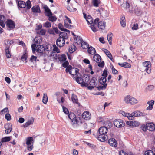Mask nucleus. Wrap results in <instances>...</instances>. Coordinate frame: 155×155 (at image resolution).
Segmentation results:
<instances>
[{
	"instance_id": "1",
	"label": "nucleus",
	"mask_w": 155,
	"mask_h": 155,
	"mask_svg": "<svg viewBox=\"0 0 155 155\" xmlns=\"http://www.w3.org/2000/svg\"><path fill=\"white\" fill-rule=\"evenodd\" d=\"M107 131V127L105 126L101 127L99 129L97 133H94L93 135L100 141L104 142L107 140V136L106 134Z\"/></svg>"
},
{
	"instance_id": "2",
	"label": "nucleus",
	"mask_w": 155,
	"mask_h": 155,
	"mask_svg": "<svg viewBox=\"0 0 155 155\" xmlns=\"http://www.w3.org/2000/svg\"><path fill=\"white\" fill-rule=\"evenodd\" d=\"M124 100L127 104H130L131 105H134L138 102V100L130 95H127L125 97Z\"/></svg>"
},
{
	"instance_id": "3",
	"label": "nucleus",
	"mask_w": 155,
	"mask_h": 155,
	"mask_svg": "<svg viewBox=\"0 0 155 155\" xmlns=\"http://www.w3.org/2000/svg\"><path fill=\"white\" fill-rule=\"evenodd\" d=\"M142 69L144 71H146L148 74H150L151 71V64L149 61H147L143 63Z\"/></svg>"
},
{
	"instance_id": "4",
	"label": "nucleus",
	"mask_w": 155,
	"mask_h": 155,
	"mask_svg": "<svg viewBox=\"0 0 155 155\" xmlns=\"http://www.w3.org/2000/svg\"><path fill=\"white\" fill-rule=\"evenodd\" d=\"M18 5L19 7L21 8H24L26 7V9L28 10L31 8V5L30 1L29 0H28L27 1L26 4L23 1H19Z\"/></svg>"
},
{
	"instance_id": "5",
	"label": "nucleus",
	"mask_w": 155,
	"mask_h": 155,
	"mask_svg": "<svg viewBox=\"0 0 155 155\" xmlns=\"http://www.w3.org/2000/svg\"><path fill=\"white\" fill-rule=\"evenodd\" d=\"M97 80L95 77H93L89 82V85L87 87L88 89L90 90H91L96 87L97 85Z\"/></svg>"
},
{
	"instance_id": "6",
	"label": "nucleus",
	"mask_w": 155,
	"mask_h": 155,
	"mask_svg": "<svg viewBox=\"0 0 155 155\" xmlns=\"http://www.w3.org/2000/svg\"><path fill=\"white\" fill-rule=\"evenodd\" d=\"M66 68L65 70L66 72L67 73L69 72V74L71 75H74V73L73 74L72 71H75V74H77L79 71V69L78 68H72L71 65L68 66Z\"/></svg>"
},
{
	"instance_id": "7",
	"label": "nucleus",
	"mask_w": 155,
	"mask_h": 155,
	"mask_svg": "<svg viewBox=\"0 0 155 155\" xmlns=\"http://www.w3.org/2000/svg\"><path fill=\"white\" fill-rule=\"evenodd\" d=\"M114 124L115 126L118 128L124 127L125 125L124 122L121 119H117L114 120Z\"/></svg>"
},
{
	"instance_id": "8",
	"label": "nucleus",
	"mask_w": 155,
	"mask_h": 155,
	"mask_svg": "<svg viewBox=\"0 0 155 155\" xmlns=\"http://www.w3.org/2000/svg\"><path fill=\"white\" fill-rule=\"evenodd\" d=\"M90 80L89 75L84 74L82 76V84L81 86L87 87L89 85L88 81Z\"/></svg>"
},
{
	"instance_id": "9",
	"label": "nucleus",
	"mask_w": 155,
	"mask_h": 155,
	"mask_svg": "<svg viewBox=\"0 0 155 155\" xmlns=\"http://www.w3.org/2000/svg\"><path fill=\"white\" fill-rule=\"evenodd\" d=\"M56 44L59 47H63L65 44V40L64 39H61V38H58L56 40Z\"/></svg>"
},
{
	"instance_id": "10",
	"label": "nucleus",
	"mask_w": 155,
	"mask_h": 155,
	"mask_svg": "<svg viewBox=\"0 0 155 155\" xmlns=\"http://www.w3.org/2000/svg\"><path fill=\"white\" fill-rule=\"evenodd\" d=\"M7 27L10 29H14L15 27L14 22L11 19H8L6 22Z\"/></svg>"
},
{
	"instance_id": "11",
	"label": "nucleus",
	"mask_w": 155,
	"mask_h": 155,
	"mask_svg": "<svg viewBox=\"0 0 155 155\" xmlns=\"http://www.w3.org/2000/svg\"><path fill=\"white\" fill-rule=\"evenodd\" d=\"M77 75L75 76L74 78L76 80V81L78 84H82V77L81 75L79 74V71L78 73L76 74Z\"/></svg>"
},
{
	"instance_id": "12",
	"label": "nucleus",
	"mask_w": 155,
	"mask_h": 155,
	"mask_svg": "<svg viewBox=\"0 0 155 155\" xmlns=\"http://www.w3.org/2000/svg\"><path fill=\"white\" fill-rule=\"evenodd\" d=\"M108 143L110 145L113 147H116L117 145V143L116 140L113 138L110 139L108 141Z\"/></svg>"
},
{
	"instance_id": "13",
	"label": "nucleus",
	"mask_w": 155,
	"mask_h": 155,
	"mask_svg": "<svg viewBox=\"0 0 155 155\" xmlns=\"http://www.w3.org/2000/svg\"><path fill=\"white\" fill-rule=\"evenodd\" d=\"M82 117L85 120H88L91 118V114L88 111H86L83 113Z\"/></svg>"
},
{
	"instance_id": "14",
	"label": "nucleus",
	"mask_w": 155,
	"mask_h": 155,
	"mask_svg": "<svg viewBox=\"0 0 155 155\" xmlns=\"http://www.w3.org/2000/svg\"><path fill=\"white\" fill-rule=\"evenodd\" d=\"M45 10V16L48 17L52 15V13L47 5H45L44 7Z\"/></svg>"
},
{
	"instance_id": "15",
	"label": "nucleus",
	"mask_w": 155,
	"mask_h": 155,
	"mask_svg": "<svg viewBox=\"0 0 155 155\" xmlns=\"http://www.w3.org/2000/svg\"><path fill=\"white\" fill-rule=\"evenodd\" d=\"M147 130L151 131L154 130L155 131V125L153 123H147Z\"/></svg>"
},
{
	"instance_id": "16",
	"label": "nucleus",
	"mask_w": 155,
	"mask_h": 155,
	"mask_svg": "<svg viewBox=\"0 0 155 155\" xmlns=\"http://www.w3.org/2000/svg\"><path fill=\"white\" fill-rule=\"evenodd\" d=\"M35 50L37 52L41 53L43 51H45V48L43 45H38L36 48Z\"/></svg>"
},
{
	"instance_id": "17",
	"label": "nucleus",
	"mask_w": 155,
	"mask_h": 155,
	"mask_svg": "<svg viewBox=\"0 0 155 155\" xmlns=\"http://www.w3.org/2000/svg\"><path fill=\"white\" fill-rule=\"evenodd\" d=\"M154 103V101L153 100L148 101L147 102V104L149 105V106L147 108L146 110H151L153 109Z\"/></svg>"
},
{
	"instance_id": "18",
	"label": "nucleus",
	"mask_w": 155,
	"mask_h": 155,
	"mask_svg": "<svg viewBox=\"0 0 155 155\" xmlns=\"http://www.w3.org/2000/svg\"><path fill=\"white\" fill-rule=\"evenodd\" d=\"M32 12L35 13H40L41 10L40 8L38 5H35L33 6L31 8Z\"/></svg>"
},
{
	"instance_id": "19",
	"label": "nucleus",
	"mask_w": 155,
	"mask_h": 155,
	"mask_svg": "<svg viewBox=\"0 0 155 155\" xmlns=\"http://www.w3.org/2000/svg\"><path fill=\"white\" fill-rule=\"evenodd\" d=\"M5 128L6 129L5 133L7 134L10 133L12 130V126L10 124L5 125Z\"/></svg>"
},
{
	"instance_id": "20",
	"label": "nucleus",
	"mask_w": 155,
	"mask_h": 155,
	"mask_svg": "<svg viewBox=\"0 0 155 155\" xmlns=\"http://www.w3.org/2000/svg\"><path fill=\"white\" fill-rule=\"evenodd\" d=\"M98 26L100 29L104 30L105 29L106 22L104 21H100L98 23Z\"/></svg>"
},
{
	"instance_id": "21",
	"label": "nucleus",
	"mask_w": 155,
	"mask_h": 155,
	"mask_svg": "<svg viewBox=\"0 0 155 155\" xmlns=\"http://www.w3.org/2000/svg\"><path fill=\"white\" fill-rule=\"evenodd\" d=\"M5 47H8L9 48H10V46L14 42L13 40L7 39L5 40Z\"/></svg>"
},
{
	"instance_id": "22",
	"label": "nucleus",
	"mask_w": 155,
	"mask_h": 155,
	"mask_svg": "<svg viewBox=\"0 0 155 155\" xmlns=\"http://www.w3.org/2000/svg\"><path fill=\"white\" fill-rule=\"evenodd\" d=\"M34 121V118L33 117H31L30 120L25 124L24 125V127H26L29 125L32 124Z\"/></svg>"
},
{
	"instance_id": "23",
	"label": "nucleus",
	"mask_w": 155,
	"mask_h": 155,
	"mask_svg": "<svg viewBox=\"0 0 155 155\" xmlns=\"http://www.w3.org/2000/svg\"><path fill=\"white\" fill-rule=\"evenodd\" d=\"M71 100L73 103L78 104V100L76 95L74 94H72Z\"/></svg>"
},
{
	"instance_id": "24",
	"label": "nucleus",
	"mask_w": 155,
	"mask_h": 155,
	"mask_svg": "<svg viewBox=\"0 0 155 155\" xmlns=\"http://www.w3.org/2000/svg\"><path fill=\"white\" fill-rule=\"evenodd\" d=\"M120 23L121 26L123 27H124L126 25V22L124 16H122L120 20Z\"/></svg>"
},
{
	"instance_id": "25",
	"label": "nucleus",
	"mask_w": 155,
	"mask_h": 155,
	"mask_svg": "<svg viewBox=\"0 0 155 155\" xmlns=\"http://www.w3.org/2000/svg\"><path fill=\"white\" fill-rule=\"evenodd\" d=\"M121 114L124 116L128 117V119L130 120H132L134 118L133 117H131L130 114L128 113H126L124 111H121Z\"/></svg>"
},
{
	"instance_id": "26",
	"label": "nucleus",
	"mask_w": 155,
	"mask_h": 155,
	"mask_svg": "<svg viewBox=\"0 0 155 155\" xmlns=\"http://www.w3.org/2000/svg\"><path fill=\"white\" fill-rule=\"evenodd\" d=\"M94 60L97 63H99L101 62V58L99 54H95L93 57Z\"/></svg>"
},
{
	"instance_id": "27",
	"label": "nucleus",
	"mask_w": 155,
	"mask_h": 155,
	"mask_svg": "<svg viewBox=\"0 0 155 155\" xmlns=\"http://www.w3.org/2000/svg\"><path fill=\"white\" fill-rule=\"evenodd\" d=\"M26 144L27 145H31V144H33V137H28L26 139Z\"/></svg>"
},
{
	"instance_id": "28",
	"label": "nucleus",
	"mask_w": 155,
	"mask_h": 155,
	"mask_svg": "<svg viewBox=\"0 0 155 155\" xmlns=\"http://www.w3.org/2000/svg\"><path fill=\"white\" fill-rule=\"evenodd\" d=\"M118 64L120 66L125 68H129L131 67V65L127 62H124L120 63H119Z\"/></svg>"
},
{
	"instance_id": "29",
	"label": "nucleus",
	"mask_w": 155,
	"mask_h": 155,
	"mask_svg": "<svg viewBox=\"0 0 155 155\" xmlns=\"http://www.w3.org/2000/svg\"><path fill=\"white\" fill-rule=\"evenodd\" d=\"M88 52L91 54L93 55L96 53V50L94 48L91 46L88 48Z\"/></svg>"
},
{
	"instance_id": "30",
	"label": "nucleus",
	"mask_w": 155,
	"mask_h": 155,
	"mask_svg": "<svg viewBox=\"0 0 155 155\" xmlns=\"http://www.w3.org/2000/svg\"><path fill=\"white\" fill-rule=\"evenodd\" d=\"M106 78L105 77H102L99 79V82L102 85L104 84H107L106 83Z\"/></svg>"
},
{
	"instance_id": "31",
	"label": "nucleus",
	"mask_w": 155,
	"mask_h": 155,
	"mask_svg": "<svg viewBox=\"0 0 155 155\" xmlns=\"http://www.w3.org/2000/svg\"><path fill=\"white\" fill-rule=\"evenodd\" d=\"M59 38H61L62 39H64V40L68 38L67 33L65 32H60L59 34Z\"/></svg>"
},
{
	"instance_id": "32",
	"label": "nucleus",
	"mask_w": 155,
	"mask_h": 155,
	"mask_svg": "<svg viewBox=\"0 0 155 155\" xmlns=\"http://www.w3.org/2000/svg\"><path fill=\"white\" fill-rule=\"evenodd\" d=\"M92 3L94 6L98 7L99 5L101 3V1L100 0H92Z\"/></svg>"
},
{
	"instance_id": "33",
	"label": "nucleus",
	"mask_w": 155,
	"mask_h": 155,
	"mask_svg": "<svg viewBox=\"0 0 155 155\" xmlns=\"http://www.w3.org/2000/svg\"><path fill=\"white\" fill-rule=\"evenodd\" d=\"M5 50L6 57L8 58H10L11 56V54L9 51V48L8 47H6Z\"/></svg>"
},
{
	"instance_id": "34",
	"label": "nucleus",
	"mask_w": 155,
	"mask_h": 155,
	"mask_svg": "<svg viewBox=\"0 0 155 155\" xmlns=\"http://www.w3.org/2000/svg\"><path fill=\"white\" fill-rule=\"evenodd\" d=\"M74 40L78 44H81L83 41V40L82 38L78 36L76 37L75 40Z\"/></svg>"
},
{
	"instance_id": "35",
	"label": "nucleus",
	"mask_w": 155,
	"mask_h": 155,
	"mask_svg": "<svg viewBox=\"0 0 155 155\" xmlns=\"http://www.w3.org/2000/svg\"><path fill=\"white\" fill-rule=\"evenodd\" d=\"M35 44H40L42 42L41 38V37H35L34 39Z\"/></svg>"
},
{
	"instance_id": "36",
	"label": "nucleus",
	"mask_w": 155,
	"mask_h": 155,
	"mask_svg": "<svg viewBox=\"0 0 155 155\" xmlns=\"http://www.w3.org/2000/svg\"><path fill=\"white\" fill-rule=\"evenodd\" d=\"M81 44L82 47L84 49H86L89 48V45L86 42L82 41Z\"/></svg>"
},
{
	"instance_id": "37",
	"label": "nucleus",
	"mask_w": 155,
	"mask_h": 155,
	"mask_svg": "<svg viewBox=\"0 0 155 155\" xmlns=\"http://www.w3.org/2000/svg\"><path fill=\"white\" fill-rule=\"evenodd\" d=\"M48 20L51 22H54L56 21L57 18L55 16H52V15L48 16Z\"/></svg>"
},
{
	"instance_id": "38",
	"label": "nucleus",
	"mask_w": 155,
	"mask_h": 155,
	"mask_svg": "<svg viewBox=\"0 0 155 155\" xmlns=\"http://www.w3.org/2000/svg\"><path fill=\"white\" fill-rule=\"evenodd\" d=\"M76 49V47L74 45H72L69 49V51L70 53H71L74 52Z\"/></svg>"
},
{
	"instance_id": "39",
	"label": "nucleus",
	"mask_w": 155,
	"mask_h": 155,
	"mask_svg": "<svg viewBox=\"0 0 155 155\" xmlns=\"http://www.w3.org/2000/svg\"><path fill=\"white\" fill-rule=\"evenodd\" d=\"M59 59L60 61H64L66 60V57L65 54H63L59 58Z\"/></svg>"
},
{
	"instance_id": "40",
	"label": "nucleus",
	"mask_w": 155,
	"mask_h": 155,
	"mask_svg": "<svg viewBox=\"0 0 155 155\" xmlns=\"http://www.w3.org/2000/svg\"><path fill=\"white\" fill-rule=\"evenodd\" d=\"M43 25L45 27L48 28L51 27V24L50 22L47 21L43 24Z\"/></svg>"
},
{
	"instance_id": "41",
	"label": "nucleus",
	"mask_w": 155,
	"mask_h": 155,
	"mask_svg": "<svg viewBox=\"0 0 155 155\" xmlns=\"http://www.w3.org/2000/svg\"><path fill=\"white\" fill-rule=\"evenodd\" d=\"M139 111L137 110L132 112L131 114V117H139Z\"/></svg>"
},
{
	"instance_id": "42",
	"label": "nucleus",
	"mask_w": 155,
	"mask_h": 155,
	"mask_svg": "<svg viewBox=\"0 0 155 155\" xmlns=\"http://www.w3.org/2000/svg\"><path fill=\"white\" fill-rule=\"evenodd\" d=\"M11 140L10 137H6L2 139L1 142H8Z\"/></svg>"
},
{
	"instance_id": "43",
	"label": "nucleus",
	"mask_w": 155,
	"mask_h": 155,
	"mask_svg": "<svg viewBox=\"0 0 155 155\" xmlns=\"http://www.w3.org/2000/svg\"><path fill=\"white\" fill-rule=\"evenodd\" d=\"M145 155H155V153L150 150L146 151L145 152Z\"/></svg>"
},
{
	"instance_id": "44",
	"label": "nucleus",
	"mask_w": 155,
	"mask_h": 155,
	"mask_svg": "<svg viewBox=\"0 0 155 155\" xmlns=\"http://www.w3.org/2000/svg\"><path fill=\"white\" fill-rule=\"evenodd\" d=\"M103 86H100L98 87H96V88L98 89L99 90L105 89L106 88V87L107 86V84H103Z\"/></svg>"
},
{
	"instance_id": "45",
	"label": "nucleus",
	"mask_w": 155,
	"mask_h": 155,
	"mask_svg": "<svg viewBox=\"0 0 155 155\" xmlns=\"http://www.w3.org/2000/svg\"><path fill=\"white\" fill-rule=\"evenodd\" d=\"M48 100V98L46 94H44V96L43 98L42 102L44 104H46Z\"/></svg>"
},
{
	"instance_id": "46",
	"label": "nucleus",
	"mask_w": 155,
	"mask_h": 155,
	"mask_svg": "<svg viewBox=\"0 0 155 155\" xmlns=\"http://www.w3.org/2000/svg\"><path fill=\"white\" fill-rule=\"evenodd\" d=\"M76 117V115L73 113H71L70 114H69L68 115V117L71 120H72V119H74V118Z\"/></svg>"
},
{
	"instance_id": "47",
	"label": "nucleus",
	"mask_w": 155,
	"mask_h": 155,
	"mask_svg": "<svg viewBox=\"0 0 155 155\" xmlns=\"http://www.w3.org/2000/svg\"><path fill=\"white\" fill-rule=\"evenodd\" d=\"M53 50L55 52H56L57 53H58L60 52V50L58 49V48L56 46L55 44H54L53 45Z\"/></svg>"
},
{
	"instance_id": "48",
	"label": "nucleus",
	"mask_w": 155,
	"mask_h": 155,
	"mask_svg": "<svg viewBox=\"0 0 155 155\" xmlns=\"http://www.w3.org/2000/svg\"><path fill=\"white\" fill-rule=\"evenodd\" d=\"M130 7V4L128 2H126V3L125 8L127 10H128L129 12H130V13H131L133 12V10H130V9H129Z\"/></svg>"
},
{
	"instance_id": "49",
	"label": "nucleus",
	"mask_w": 155,
	"mask_h": 155,
	"mask_svg": "<svg viewBox=\"0 0 155 155\" xmlns=\"http://www.w3.org/2000/svg\"><path fill=\"white\" fill-rule=\"evenodd\" d=\"M90 15L88 16V19L87 20V22L90 24H91L93 23V21Z\"/></svg>"
},
{
	"instance_id": "50",
	"label": "nucleus",
	"mask_w": 155,
	"mask_h": 155,
	"mask_svg": "<svg viewBox=\"0 0 155 155\" xmlns=\"http://www.w3.org/2000/svg\"><path fill=\"white\" fill-rule=\"evenodd\" d=\"M45 50L47 51L48 54L49 53L48 51H50V49L52 48L51 46L50 45H48L46 46L45 48H44Z\"/></svg>"
},
{
	"instance_id": "51",
	"label": "nucleus",
	"mask_w": 155,
	"mask_h": 155,
	"mask_svg": "<svg viewBox=\"0 0 155 155\" xmlns=\"http://www.w3.org/2000/svg\"><path fill=\"white\" fill-rule=\"evenodd\" d=\"M107 68H105L103 71V73L102 74V77H105L106 78L108 75V73L107 72Z\"/></svg>"
},
{
	"instance_id": "52",
	"label": "nucleus",
	"mask_w": 155,
	"mask_h": 155,
	"mask_svg": "<svg viewBox=\"0 0 155 155\" xmlns=\"http://www.w3.org/2000/svg\"><path fill=\"white\" fill-rule=\"evenodd\" d=\"M67 9L68 10L71 12H73L77 10L76 8H74L72 7V6H71V7H70L69 6H68L67 7Z\"/></svg>"
},
{
	"instance_id": "53",
	"label": "nucleus",
	"mask_w": 155,
	"mask_h": 155,
	"mask_svg": "<svg viewBox=\"0 0 155 155\" xmlns=\"http://www.w3.org/2000/svg\"><path fill=\"white\" fill-rule=\"evenodd\" d=\"M71 122L73 125H74L75 124H78V119L77 117H76L74 119H73L72 120H71Z\"/></svg>"
},
{
	"instance_id": "54",
	"label": "nucleus",
	"mask_w": 155,
	"mask_h": 155,
	"mask_svg": "<svg viewBox=\"0 0 155 155\" xmlns=\"http://www.w3.org/2000/svg\"><path fill=\"white\" fill-rule=\"evenodd\" d=\"M134 11L135 13L137 15H140L141 14L140 9L138 8H135Z\"/></svg>"
},
{
	"instance_id": "55",
	"label": "nucleus",
	"mask_w": 155,
	"mask_h": 155,
	"mask_svg": "<svg viewBox=\"0 0 155 155\" xmlns=\"http://www.w3.org/2000/svg\"><path fill=\"white\" fill-rule=\"evenodd\" d=\"M46 32L45 30L43 29H41V30H40L38 33L40 35H44L45 34Z\"/></svg>"
},
{
	"instance_id": "56",
	"label": "nucleus",
	"mask_w": 155,
	"mask_h": 155,
	"mask_svg": "<svg viewBox=\"0 0 155 155\" xmlns=\"http://www.w3.org/2000/svg\"><path fill=\"white\" fill-rule=\"evenodd\" d=\"M65 19L64 20V22L68 23V22L70 24H71L72 22L70 19L67 16H65Z\"/></svg>"
},
{
	"instance_id": "57",
	"label": "nucleus",
	"mask_w": 155,
	"mask_h": 155,
	"mask_svg": "<svg viewBox=\"0 0 155 155\" xmlns=\"http://www.w3.org/2000/svg\"><path fill=\"white\" fill-rule=\"evenodd\" d=\"M63 111L66 114H67L69 113V111L68 109L65 107L63 105H62Z\"/></svg>"
},
{
	"instance_id": "58",
	"label": "nucleus",
	"mask_w": 155,
	"mask_h": 155,
	"mask_svg": "<svg viewBox=\"0 0 155 155\" xmlns=\"http://www.w3.org/2000/svg\"><path fill=\"white\" fill-rule=\"evenodd\" d=\"M138 28V26L137 23H135L133 25L132 28L133 30H137Z\"/></svg>"
},
{
	"instance_id": "59",
	"label": "nucleus",
	"mask_w": 155,
	"mask_h": 155,
	"mask_svg": "<svg viewBox=\"0 0 155 155\" xmlns=\"http://www.w3.org/2000/svg\"><path fill=\"white\" fill-rule=\"evenodd\" d=\"M37 59V57L34 55H32L30 58V60L31 62H33L34 61L36 62Z\"/></svg>"
},
{
	"instance_id": "60",
	"label": "nucleus",
	"mask_w": 155,
	"mask_h": 155,
	"mask_svg": "<svg viewBox=\"0 0 155 155\" xmlns=\"http://www.w3.org/2000/svg\"><path fill=\"white\" fill-rule=\"evenodd\" d=\"M133 126L137 127L139 125L140 123L137 121H133Z\"/></svg>"
},
{
	"instance_id": "61",
	"label": "nucleus",
	"mask_w": 155,
	"mask_h": 155,
	"mask_svg": "<svg viewBox=\"0 0 155 155\" xmlns=\"http://www.w3.org/2000/svg\"><path fill=\"white\" fill-rule=\"evenodd\" d=\"M5 117L8 121H9L11 120V116L9 113H7L5 115Z\"/></svg>"
},
{
	"instance_id": "62",
	"label": "nucleus",
	"mask_w": 155,
	"mask_h": 155,
	"mask_svg": "<svg viewBox=\"0 0 155 155\" xmlns=\"http://www.w3.org/2000/svg\"><path fill=\"white\" fill-rule=\"evenodd\" d=\"M147 114L144 112H141L139 111V117H144L147 115Z\"/></svg>"
},
{
	"instance_id": "63",
	"label": "nucleus",
	"mask_w": 155,
	"mask_h": 155,
	"mask_svg": "<svg viewBox=\"0 0 155 155\" xmlns=\"http://www.w3.org/2000/svg\"><path fill=\"white\" fill-rule=\"evenodd\" d=\"M40 56L41 57L43 58H46L48 56V54H47V53L45 51L44 52H42Z\"/></svg>"
},
{
	"instance_id": "64",
	"label": "nucleus",
	"mask_w": 155,
	"mask_h": 155,
	"mask_svg": "<svg viewBox=\"0 0 155 155\" xmlns=\"http://www.w3.org/2000/svg\"><path fill=\"white\" fill-rule=\"evenodd\" d=\"M154 87L153 85H150L148 86L147 87V89L148 91H151L152 90H153L154 89Z\"/></svg>"
}]
</instances>
